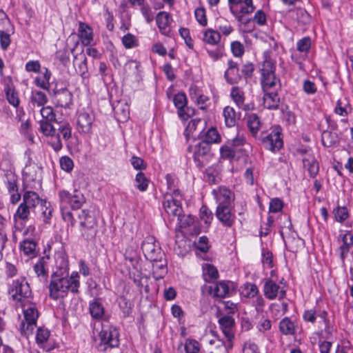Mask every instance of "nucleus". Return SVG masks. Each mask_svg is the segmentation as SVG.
Wrapping results in <instances>:
<instances>
[{"label": "nucleus", "instance_id": "2eb2a0df", "mask_svg": "<svg viewBox=\"0 0 353 353\" xmlns=\"http://www.w3.org/2000/svg\"><path fill=\"white\" fill-rule=\"evenodd\" d=\"M272 52L265 50L263 53V61L259 68L261 77H265L276 74V61L272 58Z\"/></svg>", "mask_w": 353, "mask_h": 353}, {"label": "nucleus", "instance_id": "f3484780", "mask_svg": "<svg viewBox=\"0 0 353 353\" xmlns=\"http://www.w3.org/2000/svg\"><path fill=\"white\" fill-rule=\"evenodd\" d=\"M245 143V139L243 136H236L235 138L228 140L227 143L223 145L220 148L221 158L234 157V148L242 147Z\"/></svg>", "mask_w": 353, "mask_h": 353}, {"label": "nucleus", "instance_id": "7c9ffc66", "mask_svg": "<svg viewBox=\"0 0 353 353\" xmlns=\"http://www.w3.org/2000/svg\"><path fill=\"white\" fill-rule=\"evenodd\" d=\"M303 163L304 168L307 170L309 175L312 178H315L319 173V166L318 161L312 154L303 157Z\"/></svg>", "mask_w": 353, "mask_h": 353}, {"label": "nucleus", "instance_id": "b1692460", "mask_svg": "<svg viewBox=\"0 0 353 353\" xmlns=\"http://www.w3.org/2000/svg\"><path fill=\"white\" fill-rule=\"evenodd\" d=\"M54 99L58 106L69 108L72 102V94L66 88L60 89L54 92Z\"/></svg>", "mask_w": 353, "mask_h": 353}, {"label": "nucleus", "instance_id": "37998d69", "mask_svg": "<svg viewBox=\"0 0 353 353\" xmlns=\"http://www.w3.org/2000/svg\"><path fill=\"white\" fill-rule=\"evenodd\" d=\"M220 39V33L216 30L208 29L203 34V41L208 44L216 45L219 42Z\"/></svg>", "mask_w": 353, "mask_h": 353}, {"label": "nucleus", "instance_id": "4468645a", "mask_svg": "<svg viewBox=\"0 0 353 353\" xmlns=\"http://www.w3.org/2000/svg\"><path fill=\"white\" fill-rule=\"evenodd\" d=\"M230 97L239 109L243 111L254 110L255 105L254 103H245V92L241 88L233 86L231 89Z\"/></svg>", "mask_w": 353, "mask_h": 353}, {"label": "nucleus", "instance_id": "f8f14e48", "mask_svg": "<svg viewBox=\"0 0 353 353\" xmlns=\"http://www.w3.org/2000/svg\"><path fill=\"white\" fill-rule=\"evenodd\" d=\"M327 316L328 313L326 310L315 307L305 310L303 312V319L305 322H309L314 324L316 322V318L319 317L324 323L325 332L327 334H330L331 325Z\"/></svg>", "mask_w": 353, "mask_h": 353}, {"label": "nucleus", "instance_id": "423d86ee", "mask_svg": "<svg viewBox=\"0 0 353 353\" xmlns=\"http://www.w3.org/2000/svg\"><path fill=\"white\" fill-rule=\"evenodd\" d=\"M8 292L14 301L20 303L21 307H24V301L32 294L29 283L25 278L13 280L9 285Z\"/></svg>", "mask_w": 353, "mask_h": 353}, {"label": "nucleus", "instance_id": "bf43d9fd", "mask_svg": "<svg viewBox=\"0 0 353 353\" xmlns=\"http://www.w3.org/2000/svg\"><path fill=\"white\" fill-rule=\"evenodd\" d=\"M311 43L310 37H305L297 41L296 49L301 52L307 53L311 48Z\"/></svg>", "mask_w": 353, "mask_h": 353}, {"label": "nucleus", "instance_id": "72a5a7b5", "mask_svg": "<svg viewBox=\"0 0 353 353\" xmlns=\"http://www.w3.org/2000/svg\"><path fill=\"white\" fill-rule=\"evenodd\" d=\"M44 200L40 199L39 194L32 190H24L23 202L25 205L32 210L38 205L41 204Z\"/></svg>", "mask_w": 353, "mask_h": 353}, {"label": "nucleus", "instance_id": "4d7b16f0", "mask_svg": "<svg viewBox=\"0 0 353 353\" xmlns=\"http://www.w3.org/2000/svg\"><path fill=\"white\" fill-rule=\"evenodd\" d=\"M333 213L335 220L340 223H343L349 217V212L346 207L337 206L334 209Z\"/></svg>", "mask_w": 353, "mask_h": 353}, {"label": "nucleus", "instance_id": "2f4dec72", "mask_svg": "<svg viewBox=\"0 0 353 353\" xmlns=\"http://www.w3.org/2000/svg\"><path fill=\"white\" fill-rule=\"evenodd\" d=\"M230 288L225 281H220L209 287V293L214 297L224 298L229 294Z\"/></svg>", "mask_w": 353, "mask_h": 353}, {"label": "nucleus", "instance_id": "f03ea898", "mask_svg": "<svg viewBox=\"0 0 353 353\" xmlns=\"http://www.w3.org/2000/svg\"><path fill=\"white\" fill-rule=\"evenodd\" d=\"M59 197L62 218L68 225L73 227L76 221L72 212L67 205H70L72 210H78L85 203V196L78 190H74L72 193L63 190L59 191Z\"/></svg>", "mask_w": 353, "mask_h": 353}, {"label": "nucleus", "instance_id": "ea45409f", "mask_svg": "<svg viewBox=\"0 0 353 353\" xmlns=\"http://www.w3.org/2000/svg\"><path fill=\"white\" fill-rule=\"evenodd\" d=\"M51 77V72L46 68H44L42 77H37L34 79L36 85L43 90H48L50 87V79Z\"/></svg>", "mask_w": 353, "mask_h": 353}, {"label": "nucleus", "instance_id": "052dcab7", "mask_svg": "<svg viewBox=\"0 0 353 353\" xmlns=\"http://www.w3.org/2000/svg\"><path fill=\"white\" fill-rule=\"evenodd\" d=\"M194 109L188 106H183V108L177 109V114L179 117L183 121H187L194 114Z\"/></svg>", "mask_w": 353, "mask_h": 353}, {"label": "nucleus", "instance_id": "c9c22d12", "mask_svg": "<svg viewBox=\"0 0 353 353\" xmlns=\"http://www.w3.org/2000/svg\"><path fill=\"white\" fill-rule=\"evenodd\" d=\"M289 12L292 13V17L300 23L306 25L311 21V16L304 8H296Z\"/></svg>", "mask_w": 353, "mask_h": 353}, {"label": "nucleus", "instance_id": "aec40b11", "mask_svg": "<svg viewBox=\"0 0 353 353\" xmlns=\"http://www.w3.org/2000/svg\"><path fill=\"white\" fill-rule=\"evenodd\" d=\"M218 322L228 341H232L234 337V319L230 315H223L219 319Z\"/></svg>", "mask_w": 353, "mask_h": 353}, {"label": "nucleus", "instance_id": "a19ab883", "mask_svg": "<svg viewBox=\"0 0 353 353\" xmlns=\"http://www.w3.org/2000/svg\"><path fill=\"white\" fill-rule=\"evenodd\" d=\"M203 276L206 282H212L219 276L217 269L212 264H206L203 268Z\"/></svg>", "mask_w": 353, "mask_h": 353}, {"label": "nucleus", "instance_id": "393cba45", "mask_svg": "<svg viewBox=\"0 0 353 353\" xmlns=\"http://www.w3.org/2000/svg\"><path fill=\"white\" fill-rule=\"evenodd\" d=\"M245 119L247 127L252 135L255 139H258L259 137L258 132L262 128V123L261 122L259 117L254 113H251L246 115Z\"/></svg>", "mask_w": 353, "mask_h": 353}, {"label": "nucleus", "instance_id": "20e7f679", "mask_svg": "<svg viewBox=\"0 0 353 353\" xmlns=\"http://www.w3.org/2000/svg\"><path fill=\"white\" fill-rule=\"evenodd\" d=\"M78 216L81 237L86 241H94L98 232L97 221L94 213L88 210H83Z\"/></svg>", "mask_w": 353, "mask_h": 353}, {"label": "nucleus", "instance_id": "a18cd8bd", "mask_svg": "<svg viewBox=\"0 0 353 353\" xmlns=\"http://www.w3.org/2000/svg\"><path fill=\"white\" fill-rule=\"evenodd\" d=\"M31 210L32 209L29 208L28 205H25L23 203H21L14 215V219L15 220L20 219L23 221L28 220L30 214Z\"/></svg>", "mask_w": 353, "mask_h": 353}, {"label": "nucleus", "instance_id": "39448f33", "mask_svg": "<svg viewBox=\"0 0 353 353\" xmlns=\"http://www.w3.org/2000/svg\"><path fill=\"white\" fill-rule=\"evenodd\" d=\"M41 168L28 156V160L23 170V189L37 190L41 187Z\"/></svg>", "mask_w": 353, "mask_h": 353}, {"label": "nucleus", "instance_id": "9b49d317", "mask_svg": "<svg viewBox=\"0 0 353 353\" xmlns=\"http://www.w3.org/2000/svg\"><path fill=\"white\" fill-rule=\"evenodd\" d=\"M3 183L10 195V202L12 204L18 203L21 198L19 192V176L11 171L4 174Z\"/></svg>", "mask_w": 353, "mask_h": 353}, {"label": "nucleus", "instance_id": "0e129e2a", "mask_svg": "<svg viewBox=\"0 0 353 353\" xmlns=\"http://www.w3.org/2000/svg\"><path fill=\"white\" fill-rule=\"evenodd\" d=\"M42 214L44 218L45 222H48L49 220L52 218L53 208L51 207L50 203H48L46 201H43L41 204Z\"/></svg>", "mask_w": 353, "mask_h": 353}, {"label": "nucleus", "instance_id": "6ab92c4d", "mask_svg": "<svg viewBox=\"0 0 353 353\" xmlns=\"http://www.w3.org/2000/svg\"><path fill=\"white\" fill-rule=\"evenodd\" d=\"M163 206L168 215H172L174 216L180 215L183 211L181 202L178 201L176 198H174L173 195L168 194H165L164 196Z\"/></svg>", "mask_w": 353, "mask_h": 353}, {"label": "nucleus", "instance_id": "603ef678", "mask_svg": "<svg viewBox=\"0 0 353 353\" xmlns=\"http://www.w3.org/2000/svg\"><path fill=\"white\" fill-rule=\"evenodd\" d=\"M52 121L41 120L39 121L40 130L45 136L54 137L56 130L51 124Z\"/></svg>", "mask_w": 353, "mask_h": 353}, {"label": "nucleus", "instance_id": "7ed1b4c3", "mask_svg": "<svg viewBox=\"0 0 353 353\" xmlns=\"http://www.w3.org/2000/svg\"><path fill=\"white\" fill-rule=\"evenodd\" d=\"M98 336L99 343H97V348L100 352H106L108 349L117 347L119 345V332L107 321L101 323V330Z\"/></svg>", "mask_w": 353, "mask_h": 353}, {"label": "nucleus", "instance_id": "3c124183", "mask_svg": "<svg viewBox=\"0 0 353 353\" xmlns=\"http://www.w3.org/2000/svg\"><path fill=\"white\" fill-rule=\"evenodd\" d=\"M219 170L214 166L208 167L205 172V179L209 183L215 184L219 182Z\"/></svg>", "mask_w": 353, "mask_h": 353}, {"label": "nucleus", "instance_id": "f257e3e1", "mask_svg": "<svg viewBox=\"0 0 353 353\" xmlns=\"http://www.w3.org/2000/svg\"><path fill=\"white\" fill-rule=\"evenodd\" d=\"M63 267L53 272L49 285V296L54 300L65 297L68 292L73 294L79 293L80 287L79 275L74 272L68 276L67 261H64Z\"/></svg>", "mask_w": 353, "mask_h": 353}, {"label": "nucleus", "instance_id": "4be33fe9", "mask_svg": "<svg viewBox=\"0 0 353 353\" xmlns=\"http://www.w3.org/2000/svg\"><path fill=\"white\" fill-rule=\"evenodd\" d=\"M218 205H232L234 195L231 190L225 186L219 187L212 190Z\"/></svg>", "mask_w": 353, "mask_h": 353}, {"label": "nucleus", "instance_id": "79ce46f5", "mask_svg": "<svg viewBox=\"0 0 353 353\" xmlns=\"http://www.w3.org/2000/svg\"><path fill=\"white\" fill-rule=\"evenodd\" d=\"M90 312L94 319H100L104 314V307L98 300H95L90 304Z\"/></svg>", "mask_w": 353, "mask_h": 353}, {"label": "nucleus", "instance_id": "412c9836", "mask_svg": "<svg viewBox=\"0 0 353 353\" xmlns=\"http://www.w3.org/2000/svg\"><path fill=\"white\" fill-rule=\"evenodd\" d=\"M94 117L92 114L88 112H81L78 114L77 120V129L80 133H88L92 129Z\"/></svg>", "mask_w": 353, "mask_h": 353}, {"label": "nucleus", "instance_id": "f704fd0d", "mask_svg": "<svg viewBox=\"0 0 353 353\" xmlns=\"http://www.w3.org/2000/svg\"><path fill=\"white\" fill-rule=\"evenodd\" d=\"M49 259L48 256L41 257L34 264L33 268L37 276H41L43 279H46L48 278V271L46 267Z\"/></svg>", "mask_w": 353, "mask_h": 353}, {"label": "nucleus", "instance_id": "c85d7f7f", "mask_svg": "<svg viewBox=\"0 0 353 353\" xmlns=\"http://www.w3.org/2000/svg\"><path fill=\"white\" fill-rule=\"evenodd\" d=\"M353 245V234L346 231L342 237V245L339 247L340 258L343 261L347 256L350 248Z\"/></svg>", "mask_w": 353, "mask_h": 353}, {"label": "nucleus", "instance_id": "c756f323", "mask_svg": "<svg viewBox=\"0 0 353 353\" xmlns=\"http://www.w3.org/2000/svg\"><path fill=\"white\" fill-rule=\"evenodd\" d=\"M321 142L324 147H336L339 145V135L331 130H323L321 134Z\"/></svg>", "mask_w": 353, "mask_h": 353}, {"label": "nucleus", "instance_id": "69168bd1", "mask_svg": "<svg viewBox=\"0 0 353 353\" xmlns=\"http://www.w3.org/2000/svg\"><path fill=\"white\" fill-rule=\"evenodd\" d=\"M195 247L197 250L203 253H205L210 248L208 239L205 236H201L197 241L194 242Z\"/></svg>", "mask_w": 353, "mask_h": 353}, {"label": "nucleus", "instance_id": "09e8293b", "mask_svg": "<svg viewBox=\"0 0 353 353\" xmlns=\"http://www.w3.org/2000/svg\"><path fill=\"white\" fill-rule=\"evenodd\" d=\"M135 182L136 188L141 192H145L148 188L150 181L143 172H139L135 176Z\"/></svg>", "mask_w": 353, "mask_h": 353}, {"label": "nucleus", "instance_id": "13d9d810", "mask_svg": "<svg viewBox=\"0 0 353 353\" xmlns=\"http://www.w3.org/2000/svg\"><path fill=\"white\" fill-rule=\"evenodd\" d=\"M56 59L59 60L63 65H67L70 62V52L67 48L59 50L55 53Z\"/></svg>", "mask_w": 353, "mask_h": 353}, {"label": "nucleus", "instance_id": "e433bc0d", "mask_svg": "<svg viewBox=\"0 0 353 353\" xmlns=\"http://www.w3.org/2000/svg\"><path fill=\"white\" fill-rule=\"evenodd\" d=\"M203 140L201 141L206 142L210 145L212 143H217L221 141L220 134H219L217 130L215 128H210L207 130V132L203 133L202 136Z\"/></svg>", "mask_w": 353, "mask_h": 353}, {"label": "nucleus", "instance_id": "a211bd4d", "mask_svg": "<svg viewBox=\"0 0 353 353\" xmlns=\"http://www.w3.org/2000/svg\"><path fill=\"white\" fill-rule=\"evenodd\" d=\"M264 294L270 300L274 299L279 296V299H283L286 296V290L281 288L278 284L271 279H268L263 287Z\"/></svg>", "mask_w": 353, "mask_h": 353}, {"label": "nucleus", "instance_id": "ddd939ff", "mask_svg": "<svg viewBox=\"0 0 353 353\" xmlns=\"http://www.w3.org/2000/svg\"><path fill=\"white\" fill-rule=\"evenodd\" d=\"M216 216L225 227H232L236 221V214L232 205H217Z\"/></svg>", "mask_w": 353, "mask_h": 353}, {"label": "nucleus", "instance_id": "cd10ccee", "mask_svg": "<svg viewBox=\"0 0 353 353\" xmlns=\"http://www.w3.org/2000/svg\"><path fill=\"white\" fill-rule=\"evenodd\" d=\"M172 21L171 14L169 12L161 11L156 17L157 25L160 32L165 34L168 32V28Z\"/></svg>", "mask_w": 353, "mask_h": 353}, {"label": "nucleus", "instance_id": "58836bf2", "mask_svg": "<svg viewBox=\"0 0 353 353\" xmlns=\"http://www.w3.org/2000/svg\"><path fill=\"white\" fill-rule=\"evenodd\" d=\"M50 336V332L45 327H39L36 332L35 340L37 344L43 347L44 344L48 341Z\"/></svg>", "mask_w": 353, "mask_h": 353}, {"label": "nucleus", "instance_id": "8fccbe9b", "mask_svg": "<svg viewBox=\"0 0 353 353\" xmlns=\"http://www.w3.org/2000/svg\"><path fill=\"white\" fill-rule=\"evenodd\" d=\"M20 248L26 255H34L37 243L33 240L25 239L21 242Z\"/></svg>", "mask_w": 353, "mask_h": 353}, {"label": "nucleus", "instance_id": "a878e982", "mask_svg": "<svg viewBox=\"0 0 353 353\" xmlns=\"http://www.w3.org/2000/svg\"><path fill=\"white\" fill-rule=\"evenodd\" d=\"M79 36L81 43L88 46L93 41V32L92 28L87 23L80 21L79 23Z\"/></svg>", "mask_w": 353, "mask_h": 353}, {"label": "nucleus", "instance_id": "bb28decb", "mask_svg": "<svg viewBox=\"0 0 353 353\" xmlns=\"http://www.w3.org/2000/svg\"><path fill=\"white\" fill-rule=\"evenodd\" d=\"M278 91L271 90L264 92L263 97V106L269 110L278 109L280 104V97L277 93Z\"/></svg>", "mask_w": 353, "mask_h": 353}, {"label": "nucleus", "instance_id": "864d4df0", "mask_svg": "<svg viewBox=\"0 0 353 353\" xmlns=\"http://www.w3.org/2000/svg\"><path fill=\"white\" fill-rule=\"evenodd\" d=\"M122 43L127 49L136 48L139 46V41L136 37L131 34L128 33L122 37Z\"/></svg>", "mask_w": 353, "mask_h": 353}, {"label": "nucleus", "instance_id": "1a4fd4ad", "mask_svg": "<svg viewBox=\"0 0 353 353\" xmlns=\"http://www.w3.org/2000/svg\"><path fill=\"white\" fill-rule=\"evenodd\" d=\"M26 303H24V307H22L24 320L22 321L20 325V330L21 334L29 336L33 333V330L36 327L39 312L35 305L32 303H30L26 308Z\"/></svg>", "mask_w": 353, "mask_h": 353}, {"label": "nucleus", "instance_id": "6e6552de", "mask_svg": "<svg viewBox=\"0 0 353 353\" xmlns=\"http://www.w3.org/2000/svg\"><path fill=\"white\" fill-rule=\"evenodd\" d=\"M257 139L265 149L272 152L279 150L283 145L282 129L280 126H275L268 134L261 133Z\"/></svg>", "mask_w": 353, "mask_h": 353}, {"label": "nucleus", "instance_id": "5fc2aeb1", "mask_svg": "<svg viewBox=\"0 0 353 353\" xmlns=\"http://www.w3.org/2000/svg\"><path fill=\"white\" fill-rule=\"evenodd\" d=\"M139 10L148 23H150L154 20V13L152 10V8L147 1L139 6Z\"/></svg>", "mask_w": 353, "mask_h": 353}, {"label": "nucleus", "instance_id": "4c0bfd02", "mask_svg": "<svg viewBox=\"0 0 353 353\" xmlns=\"http://www.w3.org/2000/svg\"><path fill=\"white\" fill-rule=\"evenodd\" d=\"M30 103L38 107L43 106L48 102L46 94L40 90H32L31 92Z\"/></svg>", "mask_w": 353, "mask_h": 353}, {"label": "nucleus", "instance_id": "de8ad7c7", "mask_svg": "<svg viewBox=\"0 0 353 353\" xmlns=\"http://www.w3.org/2000/svg\"><path fill=\"white\" fill-rule=\"evenodd\" d=\"M185 353H201V344L192 339H187L184 343Z\"/></svg>", "mask_w": 353, "mask_h": 353}, {"label": "nucleus", "instance_id": "dca6fc26", "mask_svg": "<svg viewBox=\"0 0 353 353\" xmlns=\"http://www.w3.org/2000/svg\"><path fill=\"white\" fill-rule=\"evenodd\" d=\"M224 79L230 85L238 84L242 81V75L237 62L232 59L228 60V68L224 73Z\"/></svg>", "mask_w": 353, "mask_h": 353}, {"label": "nucleus", "instance_id": "0eeeda50", "mask_svg": "<svg viewBox=\"0 0 353 353\" xmlns=\"http://www.w3.org/2000/svg\"><path fill=\"white\" fill-rule=\"evenodd\" d=\"M141 249L147 260L152 263H161L159 265L157 264V268L162 269L165 266V261L163 263L165 254L160 246L154 242L153 238L150 237L143 241Z\"/></svg>", "mask_w": 353, "mask_h": 353}, {"label": "nucleus", "instance_id": "473e14b6", "mask_svg": "<svg viewBox=\"0 0 353 353\" xmlns=\"http://www.w3.org/2000/svg\"><path fill=\"white\" fill-rule=\"evenodd\" d=\"M6 99L13 107L17 108L20 104L19 93L12 83H7L4 87Z\"/></svg>", "mask_w": 353, "mask_h": 353}, {"label": "nucleus", "instance_id": "5701e85b", "mask_svg": "<svg viewBox=\"0 0 353 353\" xmlns=\"http://www.w3.org/2000/svg\"><path fill=\"white\" fill-rule=\"evenodd\" d=\"M260 81L263 92L278 91L281 90V81L276 74L265 77H261Z\"/></svg>", "mask_w": 353, "mask_h": 353}, {"label": "nucleus", "instance_id": "774afa93", "mask_svg": "<svg viewBox=\"0 0 353 353\" xmlns=\"http://www.w3.org/2000/svg\"><path fill=\"white\" fill-rule=\"evenodd\" d=\"M59 163L61 168L67 172H71L74 168L73 161L71 159V158L67 156L61 157Z\"/></svg>", "mask_w": 353, "mask_h": 353}, {"label": "nucleus", "instance_id": "c03bdc74", "mask_svg": "<svg viewBox=\"0 0 353 353\" xmlns=\"http://www.w3.org/2000/svg\"><path fill=\"white\" fill-rule=\"evenodd\" d=\"M223 114L225 119V125L228 127H233L236 124V112L233 108L226 106L223 109Z\"/></svg>", "mask_w": 353, "mask_h": 353}, {"label": "nucleus", "instance_id": "9d476101", "mask_svg": "<svg viewBox=\"0 0 353 353\" xmlns=\"http://www.w3.org/2000/svg\"><path fill=\"white\" fill-rule=\"evenodd\" d=\"M212 156L211 145L208 143L199 141L196 144L193 158L198 168H201L206 165Z\"/></svg>", "mask_w": 353, "mask_h": 353}, {"label": "nucleus", "instance_id": "e2e57ef3", "mask_svg": "<svg viewBox=\"0 0 353 353\" xmlns=\"http://www.w3.org/2000/svg\"><path fill=\"white\" fill-rule=\"evenodd\" d=\"M254 71V65L252 63L248 62L243 64L240 69L242 78L244 77L246 80L252 77Z\"/></svg>", "mask_w": 353, "mask_h": 353}, {"label": "nucleus", "instance_id": "680f3d73", "mask_svg": "<svg viewBox=\"0 0 353 353\" xmlns=\"http://www.w3.org/2000/svg\"><path fill=\"white\" fill-rule=\"evenodd\" d=\"M59 133L60 136H62L63 139L65 140H68L72 135V128L68 123H62L59 125L58 128Z\"/></svg>", "mask_w": 353, "mask_h": 353}, {"label": "nucleus", "instance_id": "6e6d98bb", "mask_svg": "<svg viewBox=\"0 0 353 353\" xmlns=\"http://www.w3.org/2000/svg\"><path fill=\"white\" fill-rule=\"evenodd\" d=\"M258 293L257 286L250 283H245L242 289V294L247 298H254Z\"/></svg>", "mask_w": 353, "mask_h": 353}, {"label": "nucleus", "instance_id": "49530a36", "mask_svg": "<svg viewBox=\"0 0 353 353\" xmlns=\"http://www.w3.org/2000/svg\"><path fill=\"white\" fill-rule=\"evenodd\" d=\"M279 329L282 334L288 335L293 334L295 327L294 323L289 318H284L280 321Z\"/></svg>", "mask_w": 353, "mask_h": 353}, {"label": "nucleus", "instance_id": "338daca9", "mask_svg": "<svg viewBox=\"0 0 353 353\" xmlns=\"http://www.w3.org/2000/svg\"><path fill=\"white\" fill-rule=\"evenodd\" d=\"M200 218L208 225L213 219V214L207 206L203 205L200 209Z\"/></svg>", "mask_w": 353, "mask_h": 353}]
</instances>
